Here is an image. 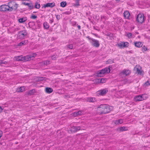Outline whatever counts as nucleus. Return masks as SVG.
<instances>
[{
  "label": "nucleus",
  "instance_id": "obj_1",
  "mask_svg": "<svg viewBox=\"0 0 150 150\" xmlns=\"http://www.w3.org/2000/svg\"><path fill=\"white\" fill-rule=\"evenodd\" d=\"M12 2H9L8 3V5H2L0 6V11L3 12L6 11H12V8L10 7L11 6V4Z\"/></svg>",
  "mask_w": 150,
  "mask_h": 150
},
{
  "label": "nucleus",
  "instance_id": "obj_2",
  "mask_svg": "<svg viewBox=\"0 0 150 150\" xmlns=\"http://www.w3.org/2000/svg\"><path fill=\"white\" fill-rule=\"evenodd\" d=\"M28 33L25 30L21 31L18 32L17 38L18 39H23L26 37Z\"/></svg>",
  "mask_w": 150,
  "mask_h": 150
},
{
  "label": "nucleus",
  "instance_id": "obj_3",
  "mask_svg": "<svg viewBox=\"0 0 150 150\" xmlns=\"http://www.w3.org/2000/svg\"><path fill=\"white\" fill-rule=\"evenodd\" d=\"M131 72L130 70L124 69L119 73V75L120 76H126L129 74Z\"/></svg>",
  "mask_w": 150,
  "mask_h": 150
},
{
  "label": "nucleus",
  "instance_id": "obj_4",
  "mask_svg": "<svg viewBox=\"0 0 150 150\" xmlns=\"http://www.w3.org/2000/svg\"><path fill=\"white\" fill-rule=\"evenodd\" d=\"M90 42L92 45L93 47H98L100 46V43L99 41L94 39H92V41H90Z\"/></svg>",
  "mask_w": 150,
  "mask_h": 150
},
{
  "label": "nucleus",
  "instance_id": "obj_5",
  "mask_svg": "<svg viewBox=\"0 0 150 150\" xmlns=\"http://www.w3.org/2000/svg\"><path fill=\"white\" fill-rule=\"evenodd\" d=\"M80 126H73L71 127V129L69 131L71 132H75L80 129Z\"/></svg>",
  "mask_w": 150,
  "mask_h": 150
},
{
  "label": "nucleus",
  "instance_id": "obj_6",
  "mask_svg": "<svg viewBox=\"0 0 150 150\" xmlns=\"http://www.w3.org/2000/svg\"><path fill=\"white\" fill-rule=\"evenodd\" d=\"M55 6V3L54 2L52 3H47L46 4H45L43 7H42V8L44 7L46 8V7H50V8H52Z\"/></svg>",
  "mask_w": 150,
  "mask_h": 150
},
{
  "label": "nucleus",
  "instance_id": "obj_7",
  "mask_svg": "<svg viewBox=\"0 0 150 150\" xmlns=\"http://www.w3.org/2000/svg\"><path fill=\"white\" fill-rule=\"evenodd\" d=\"M141 67L139 66L136 65L134 68V70L136 73L141 74Z\"/></svg>",
  "mask_w": 150,
  "mask_h": 150
},
{
  "label": "nucleus",
  "instance_id": "obj_8",
  "mask_svg": "<svg viewBox=\"0 0 150 150\" xmlns=\"http://www.w3.org/2000/svg\"><path fill=\"white\" fill-rule=\"evenodd\" d=\"M11 2H12V4H11V6H10V7L12 8V10L13 9L15 10H16L18 7V4L16 3L14 1H11Z\"/></svg>",
  "mask_w": 150,
  "mask_h": 150
},
{
  "label": "nucleus",
  "instance_id": "obj_9",
  "mask_svg": "<svg viewBox=\"0 0 150 150\" xmlns=\"http://www.w3.org/2000/svg\"><path fill=\"white\" fill-rule=\"evenodd\" d=\"M108 91L107 89H104L99 91L98 92H99V94L100 95L103 96L105 95Z\"/></svg>",
  "mask_w": 150,
  "mask_h": 150
},
{
  "label": "nucleus",
  "instance_id": "obj_10",
  "mask_svg": "<svg viewBox=\"0 0 150 150\" xmlns=\"http://www.w3.org/2000/svg\"><path fill=\"white\" fill-rule=\"evenodd\" d=\"M28 40H25L21 41L18 44V46H21L28 44Z\"/></svg>",
  "mask_w": 150,
  "mask_h": 150
},
{
  "label": "nucleus",
  "instance_id": "obj_11",
  "mask_svg": "<svg viewBox=\"0 0 150 150\" xmlns=\"http://www.w3.org/2000/svg\"><path fill=\"white\" fill-rule=\"evenodd\" d=\"M23 4L27 6L30 10L33 9L34 8L33 5L31 3H28L26 2H23Z\"/></svg>",
  "mask_w": 150,
  "mask_h": 150
},
{
  "label": "nucleus",
  "instance_id": "obj_12",
  "mask_svg": "<svg viewBox=\"0 0 150 150\" xmlns=\"http://www.w3.org/2000/svg\"><path fill=\"white\" fill-rule=\"evenodd\" d=\"M124 16L125 19H129L130 16V13L128 11H125L124 13Z\"/></svg>",
  "mask_w": 150,
  "mask_h": 150
},
{
  "label": "nucleus",
  "instance_id": "obj_13",
  "mask_svg": "<svg viewBox=\"0 0 150 150\" xmlns=\"http://www.w3.org/2000/svg\"><path fill=\"white\" fill-rule=\"evenodd\" d=\"M114 123L117 125H119L122 124L123 122V120L122 119H120L119 120H116L113 121Z\"/></svg>",
  "mask_w": 150,
  "mask_h": 150
},
{
  "label": "nucleus",
  "instance_id": "obj_14",
  "mask_svg": "<svg viewBox=\"0 0 150 150\" xmlns=\"http://www.w3.org/2000/svg\"><path fill=\"white\" fill-rule=\"evenodd\" d=\"M87 101L89 102L94 103L96 101V100L95 98L89 97L87 98Z\"/></svg>",
  "mask_w": 150,
  "mask_h": 150
},
{
  "label": "nucleus",
  "instance_id": "obj_15",
  "mask_svg": "<svg viewBox=\"0 0 150 150\" xmlns=\"http://www.w3.org/2000/svg\"><path fill=\"white\" fill-rule=\"evenodd\" d=\"M46 92L48 93H50L53 91V89L51 88L47 87L45 89Z\"/></svg>",
  "mask_w": 150,
  "mask_h": 150
},
{
  "label": "nucleus",
  "instance_id": "obj_16",
  "mask_svg": "<svg viewBox=\"0 0 150 150\" xmlns=\"http://www.w3.org/2000/svg\"><path fill=\"white\" fill-rule=\"evenodd\" d=\"M75 1V3L73 4V6L75 7H77L80 6L79 3V1L80 0H74Z\"/></svg>",
  "mask_w": 150,
  "mask_h": 150
},
{
  "label": "nucleus",
  "instance_id": "obj_17",
  "mask_svg": "<svg viewBox=\"0 0 150 150\" xmlns=\"http://www.w3.org/2000/svg\"><path fill=\"white\" fill-rule=\"evenodd\" d=\"M108 105L105 104H102L100 105L99 107H98V109H100V108H102L104 110L105 109L106 110H107V107Z\"/></svg>",
  "mask_w": 150,
  "mask_h": 150
},
{
  "label": "nucleus",
  "instance_id": "obj_18",
  "mask_svg": "<svg viewBox=\"0 0 150 150\" xmlns=\"http://www.w3.org/2000/svg\"><path fill=\"white\" fill-rule=\"evenodd\" d=\"M35 92V89H33L28 91L27 93L29 95H34Z\"/></svg>",
  "mask_w": 150,
  "mask_h": 150
},
{
  "label": "nucleus",
  "instance_id": "obj_19",
  "mask_svg": "<svg viewBox=\"0 0 150 150\" xmlns=\"http://www.w3.org/2000/svg\"><path fill=\"white\" fill-rule=\"evenodd\" d=\"M107 107L106 112H109L112 111L113 109V108L112 106H110L108 105Z\"/></svg>",
  "mask_w": 150,
  "mask_h": 150
},
{
  "label": "nucleus",
  "instance_id": "obj_20",
  "mask_svg": "<svg viewBox=\"0 0 150 150\" xmlns=\"http://www.w3.org/2000/svg\"><path fill=\"white\" fill-rule=\"evenodd\" d=\"M26 17H23L18 19V21L20 23H23L27 20Z\"/></svg>",
  "mask_w": 150,
  "mask_h": 150
},
{
  "label": "nucleus",
  "instance_id": "obj_21",
  "mask_svg": "<svg viewBox=\"0 0 150 150\" xmlns=\"http://www.w3.org/2000/svg\"><path fill=\"white\" fill-rule=\"evenodd\" d=\"M134 100L135 101H141V95H139L134 98Z\"/></svg>",
  "mask_w": 150,
  "mask_h": 150
},
{
  "label": "nucleus",
  "instance_id": "obj_22",
  "mask_svg": "<svg viewBox=\"0 0 150 150\" xmlns=\"http://www.w3.org/2000/svg\"><path fill=\"white\" fill-rule=\"evenodd\" d=\"M148 95L146 94H144L141 95V101L146 99Z\"/></svg>",
  "mask_w": 150,
  "mask_h": 150
},
{
  "label": "nucleus",
  "instance_id": "obj_23",
  "mask_svg": "<svg viewBox=\"0 0 150 150\" xmlns=\"http://www.w3.org/2000/svg\"><path fill=\"white\" fill-rule=\"evenodd\" d=\"M44 28L45 29H48L49 28V25L47 22H45L43 23Z\"/></svg>",
  "mask_w": 150,
  "mask_h": 150
},
{
  "label": "nucleus",
  "instance_id": "obj_24",
  "mask_svg": "<svg viewBox=\"0 0 150 150\" xmlns=\"http://www.w3.org/2000/svg\"><path fill=\"white\" fill-rule=\"evenodd\" d=\"M121 82L122 83L124 84H126L127 83H129V81L127 79H124L121 80Z\"/></svg>",
  "mask_w": 150,
  "mask_h": 150
},
{
  "label": "nucleus",
  "instance_id": "obj_25",
  "mask_svg": "<svg viewBox=\"0 0 150 150\" xmlns=\"http://www.w3.org/2000/svg\"><path fill=\"white\" fill-rule=\"evenodd\" d=\"M37 54L35 53H33L32 55H28L29 57L28 59L29 60H30L31 59H33V58H34L36 56Z\"/></svg>",
  "mask_w": 150,
  "mask_h": 150
},
{
  "label": "nucleus",
  "instance_id": "obj_26",
  "mask_svg": "<svg viewBox=\"0 0 150 150\" xmlns=\"http://www.w3.org/2000/svg\"><path fill=\"white\" fill-rule=\"evenodd\" d=\"M141 19V13H139L138 15L136 17V21L138 23H140V20Z\"/></svg>",
  "mask_w": 150,
  "mask_h": 150
},
{
  "label": "nucleus",
  "instance_id": "obj_27",
  "mask_svg": "<svg viewBox=\"0 0 150 150\" xmlns=\"http://www.w3.org/2000/svg\"><path fill=\"white\" fill-rule=\"evenodd\" d=\"M134 45L136 47H141V42H134Z\"/></svg>",
  "mask_w": 150,
  "mask_h": 150
},
{
  "label": "nucleus",
  "instance_id": "obj_28",
  "mask_svg": "<svg viewBox=\"0 0 150 150\" xmlns=\"http://www.w3.org/2000/svg\"><path fill=\"white\" fill-rule=\"evenodd\" d=\"M96 74L97 76L100 77L103 76V75L100 70L97 71L96 73Z\"/></svg>",
  "mask_w": 150,
  "mask_h": 150
},
{
  "label": "nucleus",
  "instance_id": "obj_29",
  "mask_svg": "<svg viewBox=\"0 0 150 150\" xmlns=\"http://www.w3.org/2000/svg\"><path fill=\"white\" fill-rule=\"evenodd\" d=\"M126 36L129 38H131L132 37H134V35H132V34L130 33H127Z\"/></svg>",
  "mask_w": 150,
  "mask_h": 150
},
{
  "label": "nucleus",
  "instance_id": "obj_30",
  "mask_svg": "<svg viewBox=\"0 0 150 150\" xmlns=\"http://www.w3.org/2000/svg\"><path fill=\"white\" fill-rule=\"evenodd\" d=\"M24 90V87L21 86L17 89V91L18 92H23Z\"/></svg>",
  "mask_w": 150,
  "mask_h": 150
},
{
  "label": "nucleus",
  "instance_id": "obj_31",
  "mask_svg": "<svg viewBox=\"0 0 150 150\" xmlns=\"http://www.w3.org/2000/svg\"><path fill=\"white\" fill-rule=\"evenodd\" d=\"M23 58V56L22 55L18 56L17 57L16 60L18 61H23V59H22Z\"/></svg>",
  "mask_w": 150,
  "mask_h": 150
},
{
  "label": "nucleus",
  "instance_id": "obj_32",
  "mask_svg": "<svg viewBox=\"0 0 150 150\" xmlns=\"http://www.w3.org/2000/svg\"><path fill=\"white\" fill-rule=\"evenodd\" d=\"M105 74L108 73L110 72V70L109 68L106 67L104 69Z\"/></svg>",
  "mask_w": 150,
  "mask_h": 150
},
{
  "label": "nucleus",
  "instance_id": "obj_33",
  "mask_svg": "<svg viewBox=\"0 0 150 150\" xmlns=\"http://www.w3.org/2000/svg\"><path fill=\"white\" fill-rule=\"evenodd\" d=\"M29 57L28 56V55H26L25 56H23V58H22L23 59V61H29V59H28V57Z\"/></svg>",
  "mask_w": 150,
  "mask_h": 150
},
{
  "label": "nucleus",
  "instance_id": "obj_34",
  "mask_svg": "<svg viewBox=\"0 0 150 150\" xmlns=\"http://www.w3.org/2000/svg\"><path fill=\"white\" fill-rule=\"evenodd\" d=\"M67 3L66 1H62L60 3L61 6L64 7L67 5Z\"/></svg>",
  "mask_w": 150,
  "mask_h": 150
},
{
  "label": "nucleus",
  "instance_id": "obj_35",
  "mask_svg": "<svg viewBox=\"0 0 150 150\" xmlns=\"http://www.w3.org/2000/svg\"><path fill=\"white\" fill-rule=\"evenodd\" d=\"M35 7L36 8L39 9L40 8V5L38 2H36L35 3Z\"/></svg>",
  "mask_w": 150,
  "mask_h": 150
},
{
  "label": "nucleus",
  "instance_id": "obj_36",
  "mask_svg": "<svg viewBox=\"0 0 150 150\" xmlns=\"http://www.w3.org/2000/svg\"><path fill=\"white\" fill-rule=\"evenodd\" d=\"M58 57V55L56 54H54L51 56V59L52 60H56Z\"/></svg>",
  "mask_w": 150,
  "mask_h": 150
},
{
  "label": "nucleus",
  "instance_id": "obj_37",
  "mask_svg": "<svg viewBox=\"0 0 150 150\" xmlns=\"http://www.w3.org/2000/svg\"><path fill=\"white\" fill-rule=\"evenodd\" d=\"M120 130L121 131H126L127 130V128L125 127H121L120 128Z\"/></svg>",
  "mask_w": 150,
  "mask_h": 150
},
{
  "label": "nucleus",
  "instance_id": "obj_38",
  "mask_svg": "<svg viewBox=\"0 0 150 150\" xmlns=\"http://www.w3.org/2000/svg\"><path fill=\"white\" fill-rule=\"evenodd\" d=\"M123 43V48L127 47L128 46L129 43L127 42H122Z\"/></svg>",
  "mask_w": 150,
  "mask_h": 150
},
{
  "label": "nucleus",
  "instance_id": "obj_39",
  "mask_svg": "<svg viewBox=\"0 0 150 150\" xmlns=\"http://www.w3.org/2000/svg\"><path fill=\"white\" fill-rule=\"evenodd\" d=\"M150 85V82L149 81H147L143 85V86L144 87H146V86H148Z\"/></svg>",
  "mask_w": 150,
  "mask_h": 150
},
{
  "label": "nucleus",
  "instance_id": "obj_40",
  "mask_svg": "<svg viewBox=\"0 0 150 150\" xmlns=\"http://www.w3.org/2000/svg\"><path fill=\"white\" fill-rule=\"evenodd\" d=\"M71 13V9H70L69 11H66L64 12L63 13V14H66V15H69Z\"/></svg>",
  "mask_w": 150,
  "mask_h": 150
},
{
  "label": "nucleus",
  "instance_id": "obj_41",
  "mask_svg": "<svg viewBox=\"0 0 150 150\" xmlns=\"http://www.w3.org/2000/svg\"><path fill=\"white\" fill-rule=\"evenodd\" d=\"M68 48L70 49H72L73 48V45L72 44H70L67 45Z\"/></svg>",
  "mask_w": 150,
  "mask_h": 150
},
{
  "label": "nucleus",
  "instance_id": "obj_42",
  "mask_svg": "<svg viewBox=\"0 0 150 150\" xmlns=\"http://www.w3.org/2000/svg\"><path fill=\"white\" fill-rule=\"evenodd\" d=\"M81 115V114H79V113H72L71 114V115L74 117H76V116L79 115Z\"/></svg>",
  "mask_w": 150,
  "mask_h": 150
},
{
  "label": "nucleus",
  "instance_id": "obj_43",
  "mask_svg": "<svg viewBox=\"0 0 150 150\" xmlns=\"http://www.w3.org/2000/svg\"><path fill=\"white\" fill-rule=\"evenodd\" d=\"M106 81V79L105 78H101L100 80V82L102 83H105Z\"/></svg>",
  "mask_w": 150,
  "mask_h": 150
},
{
  "label": "nucleus",
  "instance_id": "obj_44",
  "mask_svg": "<svg viewBox=\"0 0 150 150\" xmlns=\"http://www.w3.org/2000/svg\"><path fill=\"white\" fill-rule=\"evenodd\" d=\"M123 42H121L120 43H119L117 44L118 46L120 48H123Z\"/></svg>",
  "mask_w": 150,
  "mask_h": 150
},
{
  "label": "nucleus",
  "instance_id": "obj_45",
  "mask_svg": "<svg viewBox=\"0 0 150 150\" xmlns=\"http://www.w3.org/2000/svg\"><path fill=\"white\" fill-rule=\"evenodd\" d=\"M107 62L108 64H112L114 63L113 60L109 59L107 61Z\"/></svg>",
  "mask_w": 150,
  "mask_h": 150
},
{
  "label": "nucleus",
  "instance_id": "obj_46",
  "mask_svg": "<svg viewBox=\"0 0 150 150\" xmlns=\"http://www.w3.org/2000/svg\"><path fill=\"white\" fill-rule=\"evenodd\" d=\"M147 50V48L144 45L143 47H142V51L143 52L144 51H145Z\"/></svg>",
  "mask_w": 150,
  "mask_h": 150
},
{
  "label": "nucleus",
  "instance_id": "obj_47",
  "mask_svg": "<svg viewBox=\"0 0 150 150\" xmlns=\"http://www.w3.org/2000/svg\"><path fill=\"white\" fill-rule=\"evenodd\" d=\"M50 64V61H49L47 60L45 61L44 62V64L45 65H47Z\"/></svg>",
  "mask_w": 150,
  "mask_h": 150
},
{
  "label": "nucleus",
  "instance_id": "obj_48",
  "mask_svg": "<svg viewBox=\"0 0 150 150\" xmlns=\"http://www.w3.org/2000/svg\"><path fill=\"white\" fill-rule=\"evenodd\" d=\"M141 19L142 18V19H143V21H142V22H141V23H142V22H143L144 21V20L146 19V18H145L144 17V14L141 15Z\"/></svg>",
  "mask_w": 150,
  "mask_h": 150
},
{
  "label": "nucleus",
  "instance_id": "obj_49",
  "mask_svg": "<svg viewBox=\"0 0 150 150\" xmlns=\"http://www.w3.org/2000/svg\"><path fill=\"white\" fill-rule=\"evenodd\" d=\"M37 18V16L33 14L32 15L30 18L32 19H34L36 18Z\"/></svg>",
  "mask_w": 150,
  "mask_h": 150
},
{
  "label": "nucleus",
  "instance_id": "obj_50",
  "mask_svg": "<svg viewBox=\"0 0 150 150\" xmlns=\"http://www.w3.org/2000/svg\"><path fill=\"white\" fill-rule=\"evenodd\" d=\"M76 23L77 22L76 21H72L71 22V24L73 26H75L76 25H78L77 24H76Z\"/></svg>",
  "mask_w": 150,
  "mask_h": 150
},
{
  "label": "nucleus",
  "instance_id": "obj_51",
  "mask_svg": "<svg viewBox=\"0 0 150 150\" xmlns=\"http://www.w3.org/2000/svg\"><path fill=\"white\" fill-rule=\"evenodd\" d=\"M45 78L43 77H39L38 80L40 81H42L44 80Z\"/></svg>",
  "mask_w": 150,
  "mask_h": 150
},
{
  "label": "nucleus",
  "instance_id": "obj_52",
  "mask_svg": "<svg viewBox=\"0 0 150 150\" xmlns=\"http://www.w3.org/2000/svg\"><path fill=\"white\" fill-rule=\"evenodd\" d=\"M7 63V62L6 61L1 60V64H6Z\"/></svg>",
  "mask_w": 150,
  "mask_h": 150
},
{
  "label": "nucleus",
  "instance_id": "obj_53",
  "mask_svg": "<svg viewBox=\"0 0 150 150\" xmlns=\"http://www.w3.org/2000/svg\"><path fill=\"white\" fill-rule=\"evenodd\" d=\"M55 16H56V18L57 20H58L60 19V15H55Z\"/></svg>",
  "mask_w": 150,
  "mask_h": 150
},
{
  "label": "nucleus",
  "instance_id": "obj_54",
  "mask_svg": "<svg viewBox=\"0 0 150 150\" xmlns=\"http://www.w3.org/2000/svg\"><path fill=\"white\" fill-rule=\"evenodd\" d=\"M4 110V108L3 106H0V112L3 111V110Z\"/></svg>",
  "mask_w": 150,
  "mask_h": 150
},
{
  "label": "nucleus",
  "instance_id": "obj_55",
  "mask_svg": "<svg viewBox=\"0 0 150 150\" xmlns=\"http://www.w3.org/2000/svg\"><path fill=\"white\" fill-rule=\"evenodd\" d=\"M86 38L88 39L89 40H91V41H92V39H93V38H90L89 36H88L87 37H86Z\"/></svg>",
  "mask_w": 150,
  "mask_h": 150
},
{
  "label": "nucleus",
  "instance_id": "obj_56",
  "mask_svg": "<svg viewBox=\"0 0 150 150\" xmlns=\"http://www.w3.org/2000/svg\"><path fill=\"white\" fill-rule=\"evenodd\" d=\"M104 69H101V70H100L101 71V72L102 73V74H105L104 71Z\"/></svg>",
  "mask_w": 150,
  "mask_h": 150
},
{
  "label": "nucleus",
  "instance_id": "obj_57",
  "mask_svg": "<svg viewBox=\"0 0 150 150\" xmlns=\"http://www.w3.org/2000/svg\"><path fill=\"white\" fill-rule=\"evenodd\" d=\"M77 27L78 28L79 30H80L81 29V26L80 25H77Z\"/></svg>",
  "mask_w": 150,
  "mask_h": 150
},
{
  "label": "nucleus",
  "instance_id": "obj_58",
  "mask_svg": "<svg viewBox=\"0 0 150 150\" xmlns=\"http://www.w3.org/2000/svg\"><path fill=\"white\" fill-rule=\"evenodd\" d=\"M95 36L97 37L100 38V36H98V35L96 34V35H95Z\"/></svg>",
  "mask_w": 150,
  "mask_h": 150
},
{
  "label": "nucleus",
  "instance_id": "obj_59",
  "mask_svg": "<svg viewBox=\"0 0 150 150\" xmlns=\"http://www.w3.org/2000/svg\"><path fill=\"white\" fill-rule=\"evenodd\" d=\"M53 21L54 20L53 19H52V20H50V23H51L53 22Z\"/></svg>",
  "mask_w": 150,
  "mask_h": 150
},
{
  "label": "nucleus",
  "instance_id": "obj_60",
  "mask_svg": "<svg viewBox=\"0 0 150 150\" xmlns=\"http://www.w3.org/2000/svg\"><path fill=\"white\" fill-rule=\"evenodd\" d=\"M141 75L143 74L144 72V71H141Z\"/></svg>",
  "mask_w": 150,
  "mask_h": 150
},
{
  "label": "nucleus",
  "instance_id": "obj_61",
  "mask_svg": "<svg viewBox=\"0 0 150 150\" xmlns=\"http://www.w3.org/2000/svg\"><path fill=\"white\" fill-rule=\"evenodd\" d=\"M93 28L94 29H95V30H97V29L94 26V27H93Z\"/></svg>",
  "mask_w": 150,
  "mask_h": 150
},
{
  "label": "nucleus",
  "instance_id": "obj_62",
  "mask_svg": "<svg viewBox=\"0 0 150 150\" xmlns=\"http://www.w3.org/2000/svg\"><path fill=\"white\" fill-rule=\"evenodd\" d=\"M81 112V111H79L78 112H78V113H79V112Z\"/></svg>",
  "mask_w": 150,
  "mask_h": 150
},
{
  "label": "nucleus",
  "instance_id": "obj_63",
  "mask_svg": "<svg viewBox=\"0 0 150 150\" xmlns=\"http://www.w3.org/2000/svg\"><path fill=\"white\" fill-rule=\"evenodd\" d=\"M91 34L92 35H94V36H95V35H96V33H91Z\"/></svg>",
  "mask_w": 150,
  "mask_h": 150
},
{
  "label": "nucleus",
  "instance_id": "obj_64",
  "mask_svg": "<svg viewBox=\"0 0 150 150\" xmlns=\"http://www.w3.org/2000/svg\"><path fill=\"white\" fill-rule=\"evenodd\" d=\"M135 33H136V34H139V33H138V32H135Z\"/></svg>",
  "mask_w": 150,
  "mask_h": 150
}]
</instances>
